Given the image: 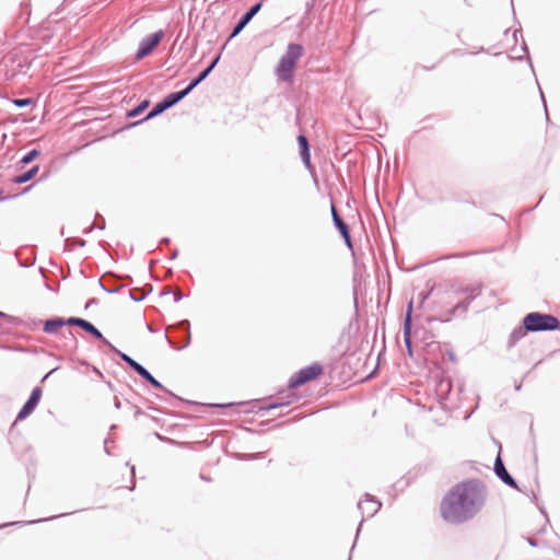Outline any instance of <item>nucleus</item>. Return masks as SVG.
Returning a JSON list of instances; mask_svg holds the SVG:
<instances>
[{"instance_id": "obj_1", "label": "nucleus", "mask_w": 560, "mask_h": 560, "mask_svg": "<svg viewBox=\"0 0 560 560\" xmlns=\"http://www.w3.org/2000/svg\"><path fill=\"white\" fill-rule=\"evenodd\" d=\"M487 501V490L477 480L452 487L440 504L442 518L451 524H462L477 515Z\"/></svg>"}, {"instance_id": "obj_2", "label": "nucleus", "mask_w": 560, "mask_h": 560, "mask_svg": "<svg viewBox=\"0 0 560 560\" xmlns=\"http://www.w3.org/2000/svg\"><path fill=\"white\" fill-rule=\"evenodd\" d=\"M303 46L300 44H289L285 54L280 58L276 68V73L279 80L291 82L293 79L294 69L299 59L303 55Z\"/></svg>"}, {"instance_id": "obj_3", "label": "nucleus", "mask_w": 560, "mask_h": 560, "mask_svg": "<svg viewBox=\"0 0 560 560\" xmlns=\"http://www.w3.org/2000/svg\"><path fill=\"white\" fill-rule=\"evenodd\" d=\"M526 331L556 330L560 328L557 317L549 314L529 313L523 319Z\"/></svg>"}, {"instance_id": "obj_4", "label": "nucleus", "mask_w": 560, "mask_h": 560, "mask_svg": "<svg viewBox=\"0 0 560 560\" xmlns=\"http://www.w3.org/2000/svg\"><path fill=\"white\" fill-rule=\"evenodd\" d=\"M324 374V366L319 362H313L294 374L289 380V388H298L310 382L316 381Z\"/></svg>"}, {"instance_id": "obj_5", "label": "nucleus", "mask_w": 560, "mask_h": 560, "mask_svg": "<svg viewBox=\"0 0 560 560\" xmlns=\"http://www.w3.org/2000/svg\"><path fill=\"white\" fill-rule=\"evenodd\" d=\"M164 33L159 31L156 33L151 34L147 38H144L139 46V49L136 54L137 60H140L151 54V51L159 45L161 39L163 38Z\"/></svg>"}, {"instance_id": "obj_6", "label": "nucleus", "mask_w": 560, "mask_h": 560, "mask_svg": "<svg viewBox=\"0 0 560 560\" xmlns=\"http://www.w3.org/2000/svg\"><path fill=\"white\" fill-rule=\"evenodd\" d=\"M43 395V390L40 387H35L28 398V400L24 404L22 409L18 415V420H23L27 418L37 407Z\"/></svg>"}, {"instance_id": "obj_7", "label": "nucleus", "mask_w": 560, "mask_h": 560, "mask_svg": "<svg viewBox=\"0 0 560 560\" xmlns=\"http://www.w3.org/2000/svg\"><path fill=\"white\" fill-rule=\"evenodd\" d=\"M67 325H69V326H79L82 329H84L85 331L92 334L97 339L104 340V337H103L102 332L97 328H95L90 322H88L85 319L77 318V317H70L69 319H67Z\"/></svg>"}, {"instance_id": "obj_8", "label": "nucleus", "mask_w": 560, "mask_h": 560, "mask_svg": "<svg viewBox=\"0 0 560 560\" xmlns=\"http://www.w3.org/2000/svg\"><path fill=\"white\" fill-rule=\"evenodd\" d=\"M494 470H495V474L498 475V477L502 481H504L506 485H509L511 487H516L514 479L506 471V469H505V467H504V465H503V463H502L500 457H498L495 459Z\"/></svg>"}, {"instance_id": "obj_9", "label": "nucleus", "mask_w": 560, "mask_h": 560, "mask_svg": "<svg viewBox=\"0 0 560 560\" xmlns=\"http://www.w3.org/2000/svg\"><path fill=\"white\" fill-rule=\"evenodd\" d=\"M65 325H67V320L58 317L51 318L44 323V331L47 334H55Z\"/></svg>"}, {"instance_id": "obj_10", "label": "nucleus", "mask_w": 560, "mask_h": 560, "mask_svg": "<svg viewBox=\"0 0 560 560\" xmlns=\"http://www.w3.org/2000/svg\"><path fill=\"white\" fill-rule=\"evenodd\" d=\"M298 143H299V147H300V150H301L302 160L308 166L310 165L311 155H310V148H308V142H307L306 137L303 136V135L299 136L298 137Z\"/></svg>"}, {"instance_id": "obj_11", "label": "nucleus", "mask_w": 560, "mask_h": 560, "mask_svg": "<svg viewBox=\"0 0 560 560\" xmlns=\"http://www.w3.org/2000/svg\"><path fill=\"white\" fill-rule=\"evenodd\" d=\"M190 92V90L188 89V86L180 91V92H177V93H171L168 94L164 100L163 102L165 103V105L170 108L172 107L173 105H175L177 102H179L182 98H184L188 93Z\"/></svg>"}, {"instance_id": "obj_12", "label": "nucleus", "mask_w": 560, "mask_h": 560, "mask_svg": "<svg viewBox=\"0 0 560 560\" xmlns=\"http://www.w3.org/2000/svg\"><path fill=\"white\" fill-rule=\"evenodd\" d=\"M220 59V56H218L213 61L212 63L206 69L203 70L199 77L197 79H195L189 85H188V89L191 91L195 86H197L201 81H203L208 75L209 73L213 70V68L215 67V65L218 63Z\"/></svg>"}, {"instance_id": "obj_13", "label": "nucleus", "mask_w": 560, "mask_h": 560, "mask_svg": "<svg viewBox=\"0 0 560 560\" xmlns=\"http://www.w3.org/2000/svg\"><path fill=\"white\" fill-rule=\"evenodd\" d=\"M380 506H381L380 502H377L373 499H370V498H366L365 500L360 501V503H359V509H361L362 512H364L365 508H366V510L370 512V514L375 513Z\"/></svg>"}, {"instance_id": "obj_14", "label": "nucleus", "mask_w": 560, "mask_h": 560, "mask_svg": "<svg viewBox=\"0 0 560 560\" xmlns=\"http://www.w3.org/2000/svg\"><path fill=\"white\" fill-rule=\"evenodd\" d=\"M38 170H39L38 165L33 166L31 170H28L24 174L14 177L13 183L23 184V183L31 180L38 173Z\"/></svg>"}, {"instance_id": "obj_15", "label": "nucleus", "mask_w": 560, "mask_h": 560, "mask_svg": "<svg viewBox=\"0 0 560 560\" xmlns=\"http://www.w3.org/2000/svg\"><path fill=\"white\" fill-rule=\"evenodd\" d=\"M411 311H412V305L410 304L409 310L407 312L406 319H405V325H404V334H405V339H406L408 347L410 346L409 336H410V330H411Z\"/></svg>"}, {"instance_id": "obj_16", "label": "nucleus", "mask_w": 560, "mask_h": 560, "mask_svg": "<svg viewBox=\"0 0 560 560\" xmlns=\"http://www.w3.org/2000/svg\"><path fill=\"white\" fill-rule=\"evenodd\" d=\"M138 374L141 375L144 380H147L155 388H162V384L158 380H155L143 366L140 368Z\"/></svg>"}, {"instance_id": "obj_17", "label": "nucleus", "mask_w": 560, "mask_h": 560, "mask_svg": "<svg viewBox=\"0 0 560 560\" xmlns=\"http://www.w3.org/2000/svg\"><path fill=\"white\" fill-rule=\"evenodd\" d=\"M335 224L339 230L340 234L342 235V237L345 238L346 243L350 246L351 242L347 224L342 220H337Z\"/></svg>"}, {"instance_id": "obj_18", "label": "nucleus", "mask_w": 560, "mask_h": 560, "mask_svg": "<svg viewBox=\"0 0 560 560\" xmlns=\"http://www.w3.org/2000/svg\"><path fill=\"white\" fill-rule=\"evenodd\" d=\"M261 9V3H257L256 5L252 7L250 10L244 14V16L241 19L243 23L248 24L249 21L254 18L255 14L259 12Z\"/></svg>"}, {"instance_id": "obj_19", "label": "nucleus", "mask_w": 560, "mask_h": 560, "mask_svg": "<svg viewBox=\"0 0 560 560\" xmlns=\"http://www.w3.org/2000/svg\"><path fill=\"white\" fill-rule=\"evenodd\" d=\"M168 107L165 105V103L162 101L158 104H155V106L153 107V109L147 115L145 119H150L161 113H163L165 109H167Z\"/></svg>"}, {"instance_id": "obj_20", "label": "nucleus", "mask_w": 560, "mask_h": 560, "mask_svg": "<svg viewBox=\"0 0 560 560\" xmlns=\"http://www.w3.org/2000/svg\"><path fill=\"white\" fill-rule=\"evenodd\" d=\"M120 357L121 359L127 363L129 364L130 368H132L137 373L139 372L140 368H142V365H140L138 362H136L133 359H131L129 355L125 354V353H120Z\"/></svg>"}, {"instance_id": "obj_21", "label": "nucleus", "mask_w": 560, "mask_h": 560, "mask_svg": "<svg viewBox=\"0 0 560 560\" xmlns=\"http://www.w3.org/2000/svg\"><path fill=\"white\" fill-rule=\"evenodd\" d=\"M120 357L121 359L127 363L129 364L130 368H132L137 373L139 372L140 368H142V365H140L138 362H136L133 359H131L129 355L125 354V353H120Z\"/></svg>"}, {"instance_id": "obj_22", "label": "nucleus", "mask_w": 560, "mask_h": 560, "mask_svg": "<svg viewBox=\"0 0 560 560\" xmlns=\"http://www.w3.org/2000/svg\"><path fill=\"white\" fill-rule=\"evenodd\" d=\"M120 357L121 359L127 363L129 364L130 368H132L137 373L139 372L140 368H142V365H140L138 362H136L133 359H131L129 355L125 354V353H120Z\"/></svg>"}, {"instance_id": "obj_23", "label": "nucleus", "mask_w": 560, "mask_h": 560, "mask_svg": "<svg viewBox=\"0 0 560 560\" xmlns=\"http://www.w3.org/2000/svg\"><path fill=\"white\" fill-rule=\"evenodd\" d=\"M38 155H39V151L34 149L22 158L21 163L27 164V163L32 162L34 159H36Z\"/></svg>"}, {"instance_id": "obj_24", "label": "nucleus", "mask_w": 560, "mask_h": 560, "mask_svg": "<svg viewBox=\"0 0 560 560\" xmlns=\"http://www.w3.org/2000/svg\"><path fill=\"white\" fill-rule=\"evenodd\" d=\"M13 104L18 107L28 106L33 104L32 98H16L13 100Z\"/></svg>"}, {"instance_id": "obj_25", "label": "nucleus", "mask_w": 560, "mask_h": 560, "mask_svg": "<svg viewBox=\"0 0 560 560\" xmlns=\"http://www.w3.org/2000/svg\"><path fill=\"white\" fill-rule=\"evenodd\" d=\"M149 105V101H143L137 108L130 112L129 116H137Z\"/></svg>"}, {"instance_id": "obj_26", "label": "nucleus", "mask_w": 560, "mask_h": 560, "mask_svg": "<svg viewBox=\"0 0 560 560\" xmlns=\"http://www.w3.org/2000/svg\"><path fill=\"white\" fill-rule=\"evenodd\" d=\"M247 24L246 23H243V21L241 20L237 25L235 26L233 33H232V36H235L236 34H238Z\"/></svg>"}, {"instance_id": "obj_27", "label": "nucleus", "mask_w": 560, "mask_h": 560, "mask_svg": "<svg viewBox=\"0 0 560 560\" xmlns=\"http://www.w3.org/2000/svg\"><path fill=\"white\" fill-rule=\"evenodd\" d=\"M524 335H525V332L522 329H518L517 331H514L512 334V338L515 341V340L522 338Z\"/></svg>"}, {"instance_id": "obj_28", "label": "nucleus", "mask_w": 560, "mask_h": 560, "mask_svg": "<svg viewBox=\"0 0 560 560\" xmlns=\"http://www.w3.org/2000/svg\"><path fill=\"white\" fill-rule=\"evenodd\" d=\"M331 214H332V220L335 223L337 222V220H341V218L338 215L337 210L334 205L331 206Z\"/></svg>"}, {"instance_id": "obj_29", "label": "nucleus", "mask_w": 560, "mask_h": 560, "mask_svg": "<svg viewBox=\"0 0 560 560\" xmlns=\"http://www.w3.org/2000/svg\"><path fill=\"white\" fill-rule=\"evenodd\" d=\"M0 316H3V313L0 312Z\"/></svg>"}]
</instances>
